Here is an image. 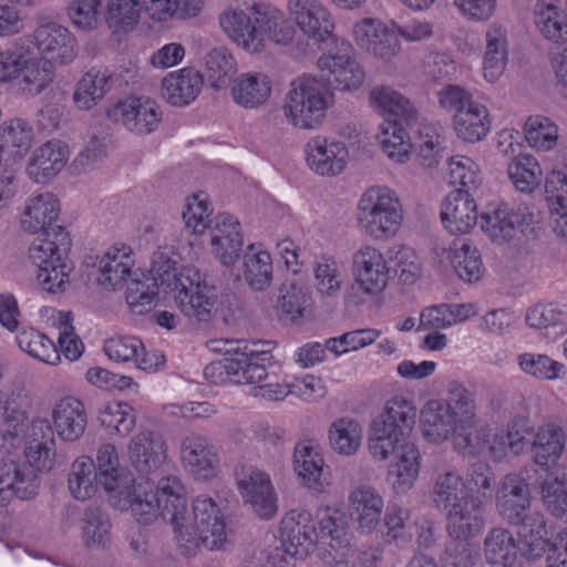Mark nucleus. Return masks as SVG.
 Returning a JSON list of instances; mask_svg holds the SVG:
<instances>
[{
    "label": "nucleus",
    "mask_w": 567,
    "mask_h": 567,
    "mask_svg": "<svg viewBox=\"0 0 567 567\" xmlns=\"http://www.w3.org/2000/svg\"><path fill=\"white\" fill-rule=\"evenodd\" d=\"M151 504L154 515L138 523L147 525L158 517L169 523L185 556H195L200 545L218 550L228 539L226 517L216 501L198 495L193 499L189 512L184 485L177 476L169 475L158 481Z\"/></svg>",
    "instance_id": "nucleus-1"
},
{
    "label": "nucleus",
    "mask_w": 567,
    "mask_h": 567,
    "mask_svg": "<svg viewBox=\"0 0 567 567\" xmlns=\"http://www.w3.org/2000/svg\"><path fill=\"white\" fill-rule=\"evenodd\" d=\"M364 82V73H321L292 81L284 97L282 115L292 127L317 130L333 105V92H352Z\"/></svg>",
    "instance_id": "nucleus-2"
},
{
    "label": "nucleus",
    "mask_w": 567,
    "mask_h": 567,
    "mask_svg": "<svg viewBox=\"0 0 567 567\" xmlns=\"http://www.w3.org/2000/svg\"><path fill=\"white\" fill-rule=\"evenodd\" d=\"M497 514L511 526L517 527V535L529 559L543 556L546 542V518L539 511L532 509L529 484L518 474L505 475L495 494Z\"/></svg>",
    "instance_id": "nucleus-3"
},
{
    "label": "nucleus",
    "mask_w": 567,
    "mask_h": 567,
    "mask_svg": "<svg viewBox=\"0 0 567 567\" xmlns=\"http://www.w3.org/2000/svg\"><path fill=\"white\" fill-rule=\"evenodd\" d=\"M99 482L111 494L112 506L121 512L130 511L137 520H147L154 514L151 501L155 489L150 482L135 484L132 473L120 464L115 445L102 444L95 456Z\"/></svg>",
    "instance_id": "nucleus-4"
},
{
    "label": "nucleus",
    "mask_w": 567,
    "mask_h": 567,
    "mask_svg": "<svg viewBox=\"0 0 567 567\" xmlns=\"http://www.w3.org/2000/svg\"><path fill=\"white\" fill-rule=\"evenodd\" d=\"M210 350L230 355L204 369L206 379L215 384L257 383L275 377V364L268 351L255 350L238 340H213Z\"/></svg>",
    "instance_id": "nucleus-5"
},
{
    "label": "nucleus",
    "mask_w": 567,
    "mask_h": 567,
    "mask_svg": "<svg viewBox=\"0 0 567 567\" xmlns=\"http://www.w3.org/2000/svg\"><path fill=\"white\" fill-rule=\"evenodd\" d=\"M55 445L25 444L24 461L10 457L0 460V506L14 497L30 499L38 494L40 481L37 472L49 471L54 464Z\"/></svg>",
    "instance_id": "nucleus-6"
},
{
    "label": "nucleus",
    "mask_w": 567,
    "mask_h": 567,
    "mask_svg": "<svg viewBox=\"0 0 567 567\" xmlns=\"http://www.w3.org/2000/svg\"><path fill=\"white\" fill-rule=\"evenodd\" d=\"M476 402L474 394L463 385L450 390L447 400H430L421 410L424 437L441 443L456 436L458 431L470 426L474 420Z\"/></svg>",
    "instance_id": "nucleus-7"
},
{
    "label": "nucleus",
    "mask_w": 567,
    "mask_h": 567,
    "mask_svg": "<svg viewBox=\"0 0 567 567\" xmlns=\"http://www.w3.org/2000/svg\"><path fill=\"white\" fill-rule=\"evenodd\" d=\"M417 416L414 401L403 394L390 398L373 421L369 450L377 460H386L395 446L412 432Z\"/></svg>",
    "instance_id": "nucleus-8"
},
{
    "label": "nucleus",
    "mask_w": 567,
    "mask_h": 567,
    "mask_svg": "<svg viewBox=\"0 0 567 567\" xmlns=\"http://www.w3.org/2000/svg\"><path fill=\"white\" fill-rule=\"evenodd\" d=\"M402 206L395 192L385 186L369 187L357 204V221L372 239L385 240L401 227Z\"/></svg>",
    "instance_id": "nucleus-9"
},
{
    "label": "nucleus",
    "mask_w": 567,
    "mask_h": 567,
    "mask_svg": "<svg viewBox=\"0 0 567 567\" xmlns=\"http://www.w3.org/2000/svg\"><path fill=\"white\" fill-rule=\"evenodd\" d=\"M442 109L453 112V127L458 138L467 143L484 140L492 128L488 109L458 85H446L437 93Z\"/></svg>",
    "instance_id": "nucleus-10"
},
{
    "label": "nucleus",
    "mask_w": 567,
    "mask_h": 567,
    "mask_svg": "<svg viewBox=\"0 0 567 567\" xmlns=\"http://www.w3.org/2000/svg\"><path fill=\"white\" fill-rule=\"evenodd\" d=\"M176 288L175 302L186 317L198 322H208L213 318L216 295L196 268L184 267L177 277Z\"/></svg>",
    "instance_id": "nucleus-11"
},
{
    "label": "nucleus",
    "mask_w": 567,
    "mask_h": 567,
    "mask_svg": "<svg viewBox=\"0 0 567 567\" xmlns=\"http://www.w3.org/2000/svg\"><path fill=\"white\" fill-rule=\"evenodd\" d=\"M110 120L121 123L130 132L145 135L154 132L163 118L159 104L148 97L130 95L107 110Z\"/></svg>",
    "instance_id": "nucleus-12"
},
{
    "label": "nucleus",
    "mask_w": 567,
    "mask_h": 567,
    "mask_svg": "<svg viewBox=\"0 0 567 567\" xmlns=\"http://www.w3.org/2000/svg\"><path fill=\"white\" fill-rule=\"evenodd\" d=\"M536 221L537 214L529 207L519 205L514 208L502 203L489 206L482 214L481 228L492 241L503 244L512 240L516 236L517 229L524 231Z\"/></svg>",
    "instance_id": "nucleus-13"
},
{
    "label": "nucleus",
    "mask_w": 567,
    "mask_h": 567,
    "mask_svg": "<svg viewBox=\"0 0 567 567\" xmlns=\"http://www.w3.org/2000/svg\"><path fill=\"white\" fill-rule=\"evenodd\" d=\"M279 536L288 556L306 558L318 542L317 527L312 515L306 509H291L281 518Z\"/></svg>",
    "instance_id": "nucleus-14"
},
{
    "label": "nucleus",
    "mask_w": 567,
    "mask_h": 567,
    "mask_svg": "<svg viewBox=\"0 0 567 567\" xmlns=\"http://www.w3.org/2000/svg\"><path fill=\"white\" fill-rule=\"evenodd\" d=\"M34 44L45 58H39L33 52L32 56L47 64V71L53 68L52 62L60 65L70 63L76 55L75 39L71 32L60 23L41 19L33 32Z\"/></svg>",
    "instance_id": "nucleus-15"
},
{
    "label": "nucleus",
    "mask_w": 567,
    "mask_h": 567,
    "mask_svg": "<svg viewBox=\"0 0 567 567\" xmlns=\"http://www.w3.org/2000/svg\"><path fill=\"white\" fill-rule=\"evenodd\" d=\"M184 470L196 481H210L219 472V456L210 440L199 433L183 437L179 449Z\"/></svg>",
    "instance_id": "nucleus-16"
},
{
    "label": "nucleus",
    "mask_w": 567,
    "mask_h": 567,
    "mask_svg": "<svg viewBox=\"0 0 567 567\" xmlns=\"http://www.w3.org/2000/svg\"><path fill=\"white\" fill-rule=\"evenodd\" d=\"M236 481L244 501L262 519L272 518L277 511V498L269 475L252 466H243Z\"/></svg>",
    "instance_id": "nucleus-17"
},
{
    "label": "nucleus",
    "mask_w": 567,
    "mask_h": 567,
    "mask_svg": "<svg viewBox=\"0 0 567 567\" xmlns=\"http://www.w3.org/2000/svg\"><path fill=\"white\" fill-rule=\"evenodd\" d=\"M352 272L358 288L375 296L385 289L390 268L380 249L364 245L352 255Z\"/></svg>",
    "instance_id": "nucleus-18"
},
{
    "label": "nucleus",
    "mask_w": 567,
    "mask_h": 567,
    "mask_svg": "<svg viewBox=\"0 0 567 567\" xmlns=\"http://www.w3.org/2000/svg\"><path fill=\"white\" fill-rule=\"evenodd\" d=\"M383 509V497L375 487L361 484L350 491L348 496L349 517L361 534H372L377 529Z\"/></svg>",
    "instance_id": "nucleus-19"
},
{
    "label": "nucleus",
    "mask_w": 567,
    "mask_h": 567,
    "mask_svg": "<svg viewBox=\"0 0 567 567\" xmlns=\"http://www.w3.org/2000/svg\"><path fill=\"white\" fill-rule=\"evenodd\" d=\"M349 152L343 142L317 135L306 144L309 167L321 176H334L347 166Z\"/></svg>",
    "instance_id": "nucleus-20"
},
{
    "label": "nucleus",
    "mask_w": 567,
    "mask_h": 567,
    "mask_svg": "<svg viewBox=\"0 0 567 567\" xmlns=\"http://www.w3.org/2000/svg\"><path fill=\"white\" fill-rule=\"evenodd\" d=\"M127 455L135 471L148 476L156 473L166 462L167 445L157 433L143 430L131 439Z\"/></svg>",
    "instance_id": "nucleus-21"
},
{
    "label": "nucleus",
    "mask_w": 567,
    "mask_h": 567,
    "mask_svg": "<svg viewBox=\"0 0 567 567\" xmlns=\"http://www.w3.org/2000/svg\"><path fill=\"white\" fill-rule=\"evenodd\" d=\"M357 44L374 56L389 61L400 50L396 32L377 19H363L353 28Z\"/></svg>",
    "instance_id": "nucleus-22"
},
{
    "label": "nucleus",
    "mask_w": 567,
    "mask_h": 567,
    "mask_svg": "<svg viewBox=\"0 0 567 567\" xmlns=\"http://www.w3.org/2000/svg\"><path fill=\"white\" fill-rule=\"evenodd\" d=\"M391 454L394 457L389 465L386 481L396 494H404L414 486L419 477L421 453L414 443L402 441Z\"/></svg>",
    "instance_id": "nucleus-23"
},
{
    "label": "nucleus",
    "mask_w": 567,
    "mask_h": 567,
    "mask_svg": "<svg viewBox=\"0 0 567 567\" xmlns=\"http://www.w3.org/2000/svg\"><path fill=\"white\" fill-rule=\"evenodd\" d=\"M289 13L300 30L318 42L326 41L333 31L331 14L317 0H290Z\"/></svg>",
    "instance_id": "nucleus-24"
},
{
    "label": "nucleus",
    "mask_w": 567,
    "mask_h": 567,
    "mask_svg": "<svg viewBox=\"0 0 567 567\" xmlns=\"http://www.w3.org/2000/svg\"><path fill=\"white\" fill-rule=\"evenodd\" d=\"M135 260L128 245L115 244L99 257L97 282L105 289L116 290L123 287L133 275Z\"/></svg>",
    "instance_id": "nucleus-25"
},
{
    "label": "nucleus",
    "mask_w": 567,
    "mask_h": 567,
    "mask_svg": "<svg viewBox=\"0 0 567 567\" xmlns=\"http://www.w3.org/2000/svg\"><path fill=\"white\" fill-rule=\"evenodd\" d=\"M441 219L453 234H467L477 223V205L468 190H452L443 200Z\"/></svg>",
    "instance_id": "nucleus-26"
},
{
    "label": "nucleus",
    "mask_w": 567,
    "mask_h": 567,
    "mask_svg": "<svg viewBox=\"0 0 567 567\" xmlns=\"http://www.w3.org/2000/svg\"><path fill=\"white\" fill-rule=\"evenodd\" d=\"M484 507L477 501L463 499L461 503L445 509L446 529L455 540H467L478 536L485 525Z\"/></svg>",
    "instance_id": "nucleus-27"
},
{
    "label": "nucleus",
    "mask_w": 567,
    "mask_h": 567,
    "mask_svg": "<svg viewBox=\"0 0 567 567\" xmlns=\"http://www.w3.org/2000/svg\"><path fill=\"white\" fill-rule=\"evenodd\" d=\"M60 213L58 198L51 193H42L31 197L21 214V227L30 234L44 233L50 235L58 233L56 226L52 227Z\"/></svg>",
    "instance_id": "nucleus-28"
},
{
    "label": "nucleus",
    "mask_w": 567,
    "mask_h": 567,
    "mask_svg": "<svg viewBox=\"0 0 567 567\" xmlns=\"http://www.w3.org/2000/svg\"><path fill=\"white\" fill-rule=\"evenodd\" d=\"M567 436L557 424L546 423L537 427L530 444L533 462L542 470L549 471L561 457Z\"/></svg>",
    "instance_id": "nucleus-29"
},
{
    "label": "nucleus",
    "mask_w": 567,
    "mask_h": 567,
    "mask_svg": "<svg viewBox=\"0 0 567 567\" xmlns=\"http://www.w3.org/2000/svg\"><path fill=\"white\" fill-rule=\"evenodd\" d=\"M464 476L453 466L435 470L430 484L432 506L441 512L465 499Z\"/></svg>",
    "instance_id": "nucleus-30"
},
{
    "label": "nucleus",
    "mask_w": 567,
    "mask_h": 567,
    "mask_svg": "<svg viewBox=\"0 0 567 567\" xmlns=\"http://www.w3.org/2000/svg\"><path fill=\"white\" fill-rule=\"evenodd\" d=\"M52 420L58 435L68 442L82 436L87 423L82 401L73 395H65L55 402Z\"/></svg>",
    "instance_id": "nucleus-31"
},
{
    "label": "nucleus",
    "mask_w": 567,
    "mask_h": 567,
    "mask_svg": "<svg viewBox=\"0 0 567 567\" xmlns=\"http://www.w3.org/2000/svg\"><path fill=\"white\" fill-rule=\"evenodd\" d=\"M251 14L244 11H227L219 19L220 27L228 37L248 52H259L264 48L265 39L261 29L255 22L252 7Z\"/></svg>",
    "instance_id": "nucleus-32"
},
{
    "label": "nucleus",
    "mask_w": 567,
    "mask_h": 567,
    "mask_svg": "<svg viewBox=\"0 0 567 567\" xmlns=\"http://www.w3.org/2000/svg\"><path fill=\"white\" fill-rule=\"evenodd\" d=\"M69 158V151L61 141H49L32 154L28 166V176L37 182L44 183L62 171Z\"/></svg>",
    "instance_id": "nucleus-33"
},
{
    "label": "nucleus",
    "mask_w": 567,
    "mask_h": 567,
    "mask_svg": "<svg viewBox=\"0 0 567 567\" xmlns=\"http://www.w3.org/2000/svg\"><path fill=\"white\" fill-rule=\"evenodd\" d=\"M272 80L268 73H241L231 81V97L244 109H257L268 101Z\"/></svg>",
    "instance_id": "nucleus-34"
},
{
    "label": "nucleus",
    "mask_w": 567,
    "mask_h": 567,
    "mask_svg": "<svg viewBox=\"0 0 567 567\" xmlns=\"http://www.w3.org/2000/svg\"><path fill=\"white\" fill-rule=\"evenodd\" d=\"M202 73H168L161 83V96L174 107L193 103L202 91Z\"/></svg>",
    "instance_id": "nucleus-35"
},
{
    "label": "nucleus",
    "mask_w": 567,
    "mask_h": 567,
    "mask_svg": "<svg viewBox=\"0 0 567 567\" xmlns=\"http://www.w3.org/2000/svg\"><path fill=\"white\" fill-rule=\"evenodd\" d=\"M526 322L549 341H556L567 333V313L554 302H539L530 307L526 313Z\"/></svg>",
    "instance_id": "nucleus-36"
},
{
    "label": "nucleus",
    "mask_w": 567,
    "mask_h": 567,
    "mask_svg": "<svg viewBox=\"0 0 567 567\" xmlns=\"http://www.w3.org/2000/svg\"><path fill=\"white\" fill-rule=\"evenodd\" d=\"M210 244H220L221 240H228V252L217 248V259L226 266H233L238 259L243 249V236L240 224L237 218L229 214H219L215 217L213 225L209 226Z\"/></svg>",
    "instance_id": "nucleus-37"
},
{
    "label": "nucleus",
    "mask_w": 567,
    "mask_h": 567,
    "mask_svg": "<svg viewBox=\"0 0 567 567\" xmlns=\"http://www.w3.org/2000/svg\"><path fill=\"white\" fill-rule=\"evenodd\" d=\"M370 100L377 109L394 117L392 123L411 126L417 122V110L411 101L389 86L373 89Z\"/></svg>",
    "instance_id": "nucleus-38"
},
{
    "label": "nucleus",
    "mask_w": 567,
    "mask_h": 567,
    "mask_svg": "<svg viewBox=\"0 0 567 567\" xmlns=\"http://www.w3.org/2000/svg\"><path fill=\"white\" fill-rule=\"evenodd\" d=\"M120 73H84L73 93L78 109L90 110L95 106L120 81Z\"/></svg>",
    "instance_id": "nucleus-39"
},
{
    "label": "nucleus",
    "mask_w": 567,
    "mask_h": 567,
    "mask_svg": "<svg viewBox=\"0 0 567 567\" xmlns=\"http://www.w3.org/2000/svg\"><path fill=\"white\" fill-rule=\"evenodd\" d=\"M316 527L318 540H329L330 553L346 551L353 548L350 544V535L347 532L346 522L342 513L324 507L316 513Z\"/></svg>",
    "instance_id": "nucleus-40"
},
{
    "label": "nucleus",
    "mask_w": 567,
    "mask_h": 567,
    "mask_svg": "<svg viewBox=\"0 0 567 567\" xmlns=\"http://www.w3.org/2000/svg\"><path fill=\"white\" fill-rule=\"evenodd\" d=\"M485 560L494 567H511L517 558V542L504 527L488 530L484 539Z\"/></svg>",
    "instance_id": "nucleus-41"
},
{
    "label": "nucleus",
    "mask_w": 567,
    "mask_h": 567,
    "mask_svg": "<svg viewBox=\"0 0 567 567\" xmlns=\"http://www.w3.org/2000/svg\"><path fill=\"white\" fill-rule=\"evenodd\" d=\"M535 23L544 37L560 43L567 40L566 8L558 6V0H539L535 8Z\"/></svg>",
    "instance_id": "nucleus-42"
},
{
    "label": "nucleus",
    "mask_w": 567,
    "mask_h": 567,
    "mask_svg": "<svg viewBox=\"0 0 567 567\" xmlns=\"http://www.w3.org/2000/svg\"><path fill=\"white\" fill-rule=\"evenodd\" d=\"M244 279L255 291L266 290L272 281L270 254L251 244L244 254Z\"/></svg>",
    "instance_id": "nucleus-43"
},
{
    "label": "nucleus",
    "mask_w": 567,
    "mask_h": 567,
    "mask_svg": "<svg viewBox=\"0 0 567 567\" xmlns=\"http://www.w3.org/2000/svg\"><path fill=\"white\" fill-rule=\"evenodd\" d=\"M540 497L546 511L554 517L567 514V466L559 465L540 483Z\"/></svg>",
    "instance_id": "nucleus-44"
},
{
    "label": "nucleus",
    "mask_w": 567,
    "mask_h": 567,
    "mask_svg": "<svg viewBox=\"0 0 567 567\" xmlns=\"http://www.w3.org/2000/svg\"><path fill=\"white\" fill-rule=\"evenodd\" d=\"M82 540L89 549H105L112 540L109 515L100 507L89 506L81 517Z\"/></svg>",
    "instance_id": "nucleus-45"
},
{
    "label": "nucleus",
    "mask_w": 567,
    "mask_h": 567,
    "mask_svg": "<svg viewBox=\"0 0 567 567\" xmlns=\"http://www.w3.org/2000/svg\"><path fill=\"white\" fill-rule=\"evenodd\" d=\"M252 10L262 38L266 34L278 44H287L293 39L295 28L284 18L281 11L262 2L254 4Z\"/></svg>",
    "instance_id": "nucleus-46"
},
{
    "label": "nucleus",
    "mask_w": 567,
    "mask_h": 567,
    "mask_svg": "<svg viewBox=\"0 0 567 567\" xmlns=\"http://www.w3.org/2000/svg\"><path fill=\"white\" fill-rule=\"evenodd\" d=\"M315 288L328 299H337L344 282V275L338 261L330 255L316 258L312 264Z\"/></svg>",
    "instance_id": "nucleus-47"
},
{
    "label": "nucleus",
    "mask_w": 567,
    "mask_h": 567,
    "mask_svg": "<svg viewBox=\"0 0 567 567\" xmlns=\"http://www.w3.org/2000/svg\"><path fill=\"white\" fill-rule=\"evenodd\" d=\"M295 471L303 485L315 492L323 491L321 481L324 461L321 454L311 445L299 444L295 449Z\"/></svg>",
    "instance_id": "nucleus-48"
},
{
    "label": "nucleus",
    "mask_w": 567,
    "mask_h": 567,
    "mask_svg": "<svg viewBox=\"0 0 567 567\" xmlns=\"http://www.w3.org/2000/svg\"><path fill=\"white\" fill-rule=\"evenodd\" d=\"M331 449L346 456L358 452L362 442V426L351 417H340L332 422L328 433Z\"/></svg>",
    "instance_id": "nucleus-49"
},
{
    "label": "nucleus",
    "mask_w": 567,
    "mask_h": 567,
    "mask_svg": "<svg viewBox=\"0 0 567 567\" xmlns=\"http://www.w3.org/2000/svg\"><path fill=\"white\" fill-rule=\"evenodd\" d=\"M97 480L99 475L95 472L94 461L83 455L71 464L68 487L75 499L86 501L96 492Z\"/></svg>",
    "instance_id": "nucleus-50"
},
{
    "label": "nucleus",
    "mask_w": 567,
    "mask_h": 567,
    "mask_svg": "<svg viewBox=\"0 0 567 567\" xmlns=\"http://www.w3.org/2000/svg\"><path fill=\"white\" fill-rule=\"evenodd\" d=\"M451 262L457 276L465 282L478 281L484 272L481 255L466 239L455 240L451 247Z\"/></svg>",
    "instance_id": "nucleus-51"
},
{
    "label": "nucleus",
    "mask_w": 567,
    "mask_h": 567,
    "mask_svg": "<svg viewBox=\"0 0 567 567\" xmlns=\"http://www.w3.org/2000/svg\"><path fill=\"white\" fill-rule=\"evenodd\" d=\"M19 348L29 355L48 364L60 362V352L55 343L42 332L29 328L19 331L16 337Z\"/></svg>",
    "instance_id": "nucleus-52"
},
{
    "label": "nucleus",
    "mask_w": 567,
    "mask_h": 567,
    "mask_svg": "<svg viewBox=\"0 0 567 567\" xmlns=\"http://www.w3.org/2000/svg\"><path fill=\"white\" fill-rule=\"evenodd\" d=\"M320 71H362L358 53L348 40L334 41L317 61Z\"/></svg>",
    "instance_id": "nucleus-53"
},
{
    "label": "nucleus",
    "mask_w": 567,
    "mask_h": 567,
    "mask_svg": "<svg viewBox=\"0 0 567 567\" xmlns=\"http://www.w3.org/2000/svg\"><path fill=\"white\" fill-rule=\"evenodd\" d=\"M464 483L465 498L475 499L486 506L492 498L494 483L492 467L484 462H475L467 468Z\"/></svg>",
    "instance_id": "nucleus-54"
},
{
    "label": "nucleus",
    "mask_w": 567,
    "mask_h": 567,
    "mask_svg": "<svg viewBox=\"0 0 567 567\" xmlns=\"http://www.w3.org/2000/svg\"><path fill=\"white\" fill-rule=\"evenodd\" d=\"M97 420L121 436H127L135 426L136 413L126 402L112 401L103 404L97 412Z\"/></svg>",
    "instance_id": "nucleus-55"
},
{
    "label": "nucleus",
    "mask_w": 567,
    "mask_h": 567,
    "mask_svg": "<svg viewBox=\"0 0 567 567\" xmlns=\"http://www.w3.org/2000/svg\"><path fill=\"white\" fill-rule=\"evenodd\" d=\"M526 442L517 421L508 423L506 430L489 433L486 451L494 461H503L508 453L519 455L524 452Z\"/></svg>",
    "instance_id": "nucleus-56"
},
{
    "label": "nucleus",
    "mask_w": 567,
    "mask_h": 567,
    "mask_svg": "<svg viewBox=\"0 0 567 567\" xmlns=\"http://www.w3.org/2000/svg\"><path fill=\"white\" fill-rule=\"evenodd\" d=\"M56 229L58 233L54 234L56 240L39 238L32 243L29 257L37 269L64 262L61 252L69 246V238L63 227L56 226Z\"/></svg>",
    "instance_id": "nucleus-57"
},
{
    "label": "nucleus",
    "mask_w": 567,
    "mask_h": 567,
    "mask_svg": "<svg viewBox=\"0 0 567 567\" xmlns=\"http://www.w3.org/2000/svg\"><path fill=\"white\" fill-rule=\"evenodd\" d=\"M509 179L522 193L533 192L542 182L543 171L535 157L528 154L516 156L507 168Z\"/></svg>",
    "instance_id": "nucleus-58"
},
{
    "label": "nucleus",
    "mask_w": 567,
    "mask_h": 567,
    "mask_svg": "<svg viewBox=\"0 0 567 567\" xmlns=\"http://www.w3.org/2000/svg\"><path fill=\"white\" fill-rule=\"evenodd\" d=\"M53 81L51 73H0V91L34 96Z\"/></svg>",
    "instance_id": "nucleus-59"
},
{
    "label": "nucleus",
    "mask_w": 567,
    "mask_h": 567,
    "mask_svg": "<svg viewBox=\"0 0 567 567\" xmlns=\"http://www.w3.org/2000/svg\"><path fill=\"white\" fill-rule=\"evenodd\" d=\"M447 178L451 184L461 187L457 190H468L473 195L483 182L478 164L463 155H456L449 159Z\"/></svg>",
    "instance_id": "nucleus-60"
},
{
    "label": "nucleus",
    "mask_w": 567,
    "mask_h": 567,
    "mask_svg": "<svg viewBox=\"0 0 567 567\" xmlns=\"http://www.w3.org/2000/svg\"><path fill=\"white\" fill-rule=\"evenodd\" d=\"M445 138L439 130L429 124H423L417 130L415 141L416 155L423 167L432 168L439 165L443 158Z\"/></svg>",
    "instance_id": "nucleus-61"
},
{
    "label": "nucleus",
    "mask_w": 567,
    "mask_h": 567,
    "mask_svg": "<svg viewBox=\"0 0 567 567\" xmlns=\"http://www.w3.org/2000/svg\"><path fill=\"white\" fill-rule=\"evenodd\" d=\"M106 22L113 33L128 32L140 20L138 0H109Z\"/></svg>",
    "instance_id": "nucleus-62"
},
{
    "label": "nucleus",
    "mask_w": 567,
    "mask_h": 567,
    "mask_svg": "<svg viewBox=\"0 0 567 567\" xmlns=\"http://www.w3.org/2000/svg\"><path fill=\"white\" fill-rule=\"evenodd\" d=\"M523 372L539 380H555L566 374V368L547 354L525 352L517 358Z\"/></svg>",
    "instance_id": "nucleus-63"
},
{
    "label": "nucleus",
    "mask_w": 567,
    "mask_h": 567,
    "mask_svg": "<svg viewBox=\"0 0 567 567\" xmlns=\"http://www.w3.org/2000/svg\"><path fill=\"white\" fill-rule=\"evenodd\" d=\"M524 131L526 141L533 148L546 152L557 144L558 127L547 117L540 115L528 117Z\"/></svg>",
    "instance_id": "nucleus-64"
}]
</instances>
